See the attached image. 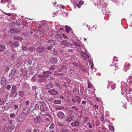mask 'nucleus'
<instances>
[{
	"mask_svg": "<svg viewBox=\"0 0 132 132\" xmlns=\"http://www.w3.org/2000/svg\"><path fill=\"white\" fill-rule=\"evenodd\" d=\"M113 60L114 61H118V59L116 57H114L113 58Z\"/></svg>",
	"mask_w": 132,
	"mask_h": 132,
	"instance_id": "obj_61",
	"label": "nucleus"
},
{
	"mask_svg": "<svg viewBox=\"0 0 132 132\" xmlns=\"http://www.w3.org/2000/svg\"><path fill=\"white\" fill-rule=\"evenodd\" d=\"M26 118L25 116L22 113L20 114L17 118L18 121L19 122H21Z\"/></svg>",
	"mask_w": 132,
	"mask_h": 132,
	"instance_id": "obj_4",
	"label": "nucleus"
},
{
	"mask_svg": "<svg viewBox=\"0 0 132 132\" xmlns=\"http://www.w3.org/2000/svg\"><path fill=\"white\" fill-rule=\"evenodd\" d=\"M51 73L50 71H46L43 72L42 74L39 75V77L40 78H46L49 76V74Z\"/></svg>",
	"mask_w": 132,
	"mask_h": 132,
	"instance_id": "obj_2",
	"label": "nucleus"
},
{
	"mask_svg": "<svg viewBox=\"0 0 132 132\" xmlns=\"http://www.w3.org/2000/svg\"><path fill=\"white\" fill-rule=\"evenodd\" d=\"M40 118L38 116L34 118V121L36 123H38L40 121Z\"/></svg>",
	"mask_w": 132,
	"mask_h": 132,
	"instance_id": "obj_27",
	"label": "nucleus"
},
{
	"mask_svg": "<svg viewBox=\"0 0 132 132\" xmlns=\"http://www.w3.org/2000/svg\"><path fill=\"white\" fill-rule=\"evenodd\" d=\"M130 66V64H129L125 65L123 68V69L124 71H126L128 70H129V69Z\"/></svg>",
	"mask_w": 132,
	"mask_h": 132,
	"instance_id": "obj_20",
	"label": "nucleus"
},
{
	"mask_svg": "<svg viewBox=\"0 0 132 132\" xmlns=\"http://www.w3.org/2000/svg\"><path fill=\"white\" fill-rule=\"evenodd\" d=\"M11 93H12V95L14 97H16L17 95V92L16 91H11Z\"/></svg>",
	"mask_w": 132,
	"mask_h": 132,
	"instance_id": "obj_32",
	"label": "nucleus"
},
{
	"mask_svg": "<svg viewBox=\"0 0 132 132\" xmlns=\"http://www.w3.org/2000/svg\"><path fill=\"white\" fill-rule=\"evenodd\" d=\"M66 31L67 33H69L70 30H71V28L69 26H65Z\"/></svg>",
	"mask_w": 132,
	"mask_h": 132,
	"instance_id": "obj_26",
	"label": "nucleus"
},
{
	"mask_svg": "<svg viewBox=\"0 0 132 132\" xmlns=\"http://www.w3.org/2000/svg\"><path fill=\"white\" fill-rule=\"evenodd\" d=\"M11 2L10 1H9L7 5V7L8 8H11V9L12 10H15L16 9V7H15L14 5L12 4L11 3Z\"/></svg>",
	"mask_w": 132,
	"mask_h": 132,
	"instance_id": "obj_7",
	"label": "nucleus"
},
{
	"mask_svg": "<svg viewBox=\"0 0 132 132\" xmlns=\"http://www.w3.org/2000/svg\"><path fill=\"white\" fill-rule=\"evenodd\" d=\"M7 83L6 81V79L4 77H2L1 79V85L3 86H4Z\"/></svg>",
	"mask_w": 132,
	"mask_h": 132,
	"instance_id": "obj_15",
	"label": "nucleus"
},
{
	"mask_svg": "<svg viewBox=\"0 0 132 132\" xmlns=\"http://www.w3.org/2000/svg\"><path fill=\"white\" fill-rule=\"evenodd\" d=\"M4 103L3 99L1 97H0V105H3Z\"/></svg>",
	"mask_w": 132,
	"mask_h": 132,
	"instance_id": "obj_35",
	"label": "nucleus"
},
{
	"mask_svg": "<svg viewBox=\"0 0 132 132\" xmlns=\"http://www.w3.org/2000/svg\"><path fill=\"white\" fill-rule=\"evenodd\" d=\"M35 109V110H37L39 108V105L38 104V103H37L34 106Z\"/></svg>",
	"mask_w": 132,
	"mask_h": 132,
	"instance_id": "obj_36",
	"label": "nucleus"
},
{
	"mask_svg": "<svg viewBox=\"0 0 132 132\" xmlns=\"http://www.w3.org/2000/svg\"><path fill=\"white\" fill-rule=\"evenodd\" d=\"M73 43L74 45L76 46H78L79 47H80L82 46V44L81 43L79 44L77 42H74Z\"/></svg>",
	"mask_w": 132,
	"mask_h": 132,
	"instance_id": "obj_29",
	"label": "nucleus"
},
{
	"mask_svg": "<svg viewBox=\"0 0 132 132\" xmlns=\"http://www.w3.org/2000/svg\"><path fill=\"white\" fill-rule=\"evenodd\" d=\"M19 94L21 96V97H22L24 95V92L22 91H20L19 92Z\"/></svg>",
	"mask_w": 132,
	"mask_h": 132,
	"instance_id": "obj_47",
	"label": "nucleus"
},
{
	"mask_svg": "<svg viewBox=\"0 0 132 132\" xmlns=\"http://www.w3.org/2000/svg\"><path fill=\"white\" fill-rule=\"evenodd\" d=\"M3 13L6 14V15H7L9 16H12V13H6L5 12H3Z\"/></svg>",
	"mask_w": 132,
	"mask_h": 132,
	"instance_id": "obj_45",
	"label": "nucleus"
},
{
	"mask_svg": "<svg viewBox=\"0 0 132 132\" xmlns=\"http://www.w3.org/2000/svg\"><path fill=\"white\" fill-rule=\"evenodd\" d=\"M50 62L53 63H56L57 61V59L54 57H53L50 59Z\"/></svg>",
	"mask_w": 132,
	"mask_h": 132,
	"instance_id": "obj_17",
	"label": "nucleus"
},
{
	"mask_svg": "<svg viewBox=\"0 0 132 132\" xmlns=\"http://www.w3.org/2000/svg\"><path fill=\"white\" fill-rule=\"evenodd\" d=\"M40 108L42 112L46 113L47 111V108L45 103H43L40 106Z\"/></svg>",
	"mask_w": 132,
	"mask_h": 132,
	"instance_id": "obj_3",
	"label": "nucleus"
},
{
	"mask_svg": "<svg viewBox=\"0 0 132 132\" xmlns=\"http://www.w3.org/2000/svg\"><path fill=\"white\" fill-rule=\"evenodd\" d=\"M35 98L36 99L39 100L41 98V94L40 93L37 92L35 93Z\"/></svg>",
	"mask_w": 132,
	"mask_h": 132,
	"instance_id": "obj_18",
	"label": "nucleus"
},
{
	"mask_svg": "<svg viewBox=\"0 0 132 132\" xmlns=\"http://www.w3.org/2000/svg\"><path fill=\"white\" fill-rule=\"evenodd\" d=\"M47 43L49 44L48 45H50L51 46H55L56 45V41L55 40H50L47 41Z\"/></svg>",
	"mask_w": 132,
	"mask_h": 132,
	"instance_id": "obj_10",
	"label": "nucleus"
},
{
	"mask_svg": "<svg viewBox=\"0 0 132 132\" xmlns=\"http://www.w3.org/2000/svg\"><path fill=\"white\" fill-rule=\"evenodd\" d=\"M11 87L10 85H8L7 86L6 88L7 90H9L10 89Z\"/></svg>",
	"mask_w": 132,
	"mask_h": 132,
	"instance_id": "obj_63",
	"label": "nucleus"
},
{
	"mask_svg": "<svg viewBox=\"0 0 132 132\" xmlns=\"http://www.w3.org/2000/svg\"><path fill=\"white\" fill-rule=\"evenodd\" d=\"M61 103V101L60 100H57L54 101V103L56 104H59Z\"/></svg>",
	"mask_w": 132,
	"mask_h": 132,
	"instance_id": "obj_30",
	"label": "nucleus"
},
{
	"mask_svg": "<svg viewBox=\"0 0 132 132\" xmlns=\"http://www.w3.org/2000/svg\"><path fill=\"white\" fill-rule=\"evenodd\" d=\"M13 23L14 24H17L18 25H20L21 24L20 23L19 21L13 22Z\"/></svg>",
	"mask_w": 132,
	"mask_h": 132,
	"instance_id": "obj_52",
	"label": "nucleus"
},
{
	"mask_svg": "<svg viewBox=\"0 0 132 132\" xmlns=\"http://www.w3.org/2000/svg\"><path fill=\"white\" fill-rule=\"evenodd\" d=\"M28 49L27 47L25 46H22V49L24 51H26Z\"/></svg>",
	"mask_w": 132,
	"mask_h": 132,
	"instance_id": "obj_49",
	"label": "nucleus"
},
{
	"mask_svg": "<svg viewBox=\"0 0 132 132\" xmlns=\"http://www.w3.org/2000/svg\"><path fill=\"white\" fill-rule=\"evenodd\" d=\"M16 87L15 86H13L12 88L11 91H16Z\"/></svg>",
	"mask_w": 132,
	"mask_h": 132,
	"instance_id": "obj_48",
	"label": "nucleus"
},
{
	"mask_svg": "<svg viewBox=\"0 0 132 132\" xmlns=\"http://www.w3.org/2000/svg\"><path fill=\"white\" fill-rule=\"evenodd\" d=\"M62 37V35L59 34H56L55 36V38L58 39L59 40H60Z\"/></svg>",
	"mask_w": 132,
	"mask_h": 132,
	"instance_id": "obj_19",
	"label": "nucleus"
},
{
	"mask_svg": "<svg viewBox=\"0 0 132 132\" xmlns=\"http://www.w3.org/2000/svg\"><path fill=\"white\" fill-rule=\"evenodd\" d=\"M93 86V85L89 82L88 83V88H91Z\"/></svg>",
	"mask_w": 132,
	"mask_h": 132,
	"instance_id": "obj_51",
	"label": "nucleus"
},
{
	"mask_svg": "<svg viewBox=\"0 0 132 132\" xmlns=\"http://www.w3.org/2000/svg\"><path fill=\"white\" fill-rule=\"evenodd\" d=\"M28 108L27 107L24 106L23 109V113L25 114H27L28 112Z\"/></svg>",
	"mask_w": 132,
	"mask_h": 132,
	"instance_id": "obj_28",
	"label": "nucleus"
},
{
	"mask_svg": "<svg viewBox=\"0 0 132 132\" xmlns=\"http://www.w3.org/2000/svg\"><path fill=\"white\" fill-rule=\"evenodd\" d=\"M109 128L110 130L113 132L114 130V128L111 125H109Z\"/></svg>",
	"mask_w": 132,
	"mask_h": 132,
	"instance_id": "obj_39",
	"label": "nucleus"
},
{
	"mask_svg": "<svg viewBox=\"0 0 132 132\" xmlns=\"http://www.w3.org/2000/svg\"><path fill=\"white\" fill-rule=\"evenodd\" d=\"M37 51L39 53H43L45 51V49L44 47L42 46L38 47L36 49Z\"/></svg>",
	"mask_w": 132,
	"mask_h": 132,
	"instance_id": "obj_8",
	"label": "nucleus"
},
{
	"mask_svg": "<svg viewBox=\"0 0 132 132\" xmlns=\"http://www.w3.org/2000/svg\"><path fill=\"white\" fill-rule=\"evenodd\" d=\"M76 101L74 100V99H72V101L73 102L75 103L76 102L77 103H79L80 102V98L78 96H77L76 98Z\"/></svg>",
	"mask_w": 132,
	"mask_h": 132,
	"instance_id": "obj_23",
	"label": "nucleus"
},
{
	"mask_svg": "<svg viewBox=\"0 0 132 132\" xmlns=\"http://www.w3.org/2000/svg\"><path fill=\"white\" fill-rule=\"evenodd\" d=\"M57 125H58L59 126H63L62 124L61 123L59 122H58L57 123Z\"/></svg>",
	"mask_w": 132,
	"mask_h": 132,
	"instance_id": "obj_59",
	"label": "nucleus"
},
{
	"mask_svg": "<svg viewBox=\"0 0 132 132\" xmlns=\"http://www.w3.org/2000/svg\"><path fill=\"white\" fill-rule=\"evenodd\" d=\"M32 87V90H33L34 92H35L36 90V86H33Z\"/></svg>",
	"mask_w": 132,
	"mask_h": 132,
	"instance_id": "obj_64",
	"label": "nucleus"
},
{
	"mask_svg": "<svg viewBox=\"0 0 132 132\" xmlns=\"http://www.w3.org/2000/svg\"><path fill=\"white\" fill-rule=\"evenodd\" d=\"M48 92L52 95H57L58 94L57 91L53 89H51L48 91Z\"/></svg>",
	"mask_w": 132,
	"mask_h": 132,
	"instance_id": "obj_5",
	"label": "nucleus"
},
{
	"mask_svg": "<svg viewBox=\"0 0 132 132\" xmlns=\"http://www.w3.org/2000/svg\"><path fill=\"white\" fill-rule=\"evenodd\" d=\"M61 69L63 72L64 71L65 72L66 70H65L66 69V67L64 65H62L61 67Z\"/></svg>",
	"mask_w": 132,
	"mask_h": 132,
	"instance_id": "obj_42",
	"label": "nucleus"
},
{
	"mask_svg": "<svg viewBox=\"0 0 132 132\" xmlns=\"http://www.w3.org/2000/svg\"><path fill=\"white\" fill-rule=\"evenodd\" d=\"M15 116L14 113H11L10 114V117L11 118H14Z\"/></svg>",
	"mask_w": 132,
	"mask_h": 132,
	"instance_id": "obj_58",
	"label": "nucleus"
},
{
	"mask_svg": "<svg viewBox=\"0 0 132 132\" xmlns=\"http://www.w3.org/2000/svg\"><path fill=\"white\" fill-rule=\"evenodd\" d=\"M110 66H112V68L114 69V70H116V69L117 68H116V66H117V65L115 63H114V62H112V64L111 65H110Z\"/></svg>",
	"mask_w": 132,
	"mask_h": 132,
	"instance_id": "obj_31",
	"label": "nucleus"
},
{
	"mask_svg": "<svg viewBox=\"0 0 132 132\" xmlns=\"http://www.w3.org/2000/svg\"><path fill=\"white\" fill-rule=\"evenodd\" d=\"M73 64L76 67H78L80 65V63H79V62L78 61H76V62H73Z\"/></svg>",
	"mask_w": 132,
	"mask_h": 132,
	"instance_id": "obj_33",
	"label": "nucleus"
},
{
	"mask_svg": "<svg viewBox=\"0 0 132 132\" xmlns=\"http://www.w3.org/2000/svg\"><path fill=\"white\" fill-rule=\"evenodd\" d=\"M14 126L13 125H11L9 126L8 128V131L10 132L14 128Z\"/></svg>",
	"mask_w": 132,
	"mask_h": 132,
	"instance_id": "obj_25",
	"label": "nucleus"
},
{
	"mask_svg": "<svg viewBox=\"0 0 132 132\" xmlns=\"http://www.w3.org/2000/svg\"><path fill=\"white\" fill-rule=\"evenodd\" d=\"M52 48V47L51 46H48L46 47V49L47 50H51Z\"/></svg>",
	"mask_w": 132,
	"mask_h": 132,
	"instance_id": "obj_57",
	"label": "nucleus"
},
{
	"mask_svg": "<svg viewBox=\"0 0 132 132\" xmlns=\"http://www.w3.org/2000/svg\"><path fill=\"white\" fill-rule=\"evenodd\" d=\"M104 3L103 0H100L99 2L97 3L98 6H99V8H101L104 7Z\"/></svg>",
	"mask_w": 132,
	"mask_h": 132,
	"instance_id": "obj_16",
	"label": "nucleus"
},
{
	"mask_svg": "<svg viewBox=\"0 0 132 132\" xmlns=\"http://www.w3.org/2000/svg\"><path fill=\"white\" fill-rule=\"evenodd\" d=\"M79 122L78 120H76L71 123V125L73 127L78 126L79 125Z\"/></svg>",
	"mask_w": 132,
	"mask_h": 132,
	"instance_id": "obj_11",
	"label": "nucleus"
},
{
	"mask_svg": "<svg viewBox=\"0 0 132 132\" xmlns=\"http://www.w3.org/2000/svg\"><path fill=\"white\" fill-rule=\"evenodd\" d=\"M3 130L5 132H6L7 131H8V128H7V127L4 126L3 127Z\"/></svg>",
	"mask_w": 132,
	"mask_h": 132,
	"instance_id": "obj_44",
	"label": "nucleus"
},
{
	"mask_svg": "<svg viewBox=\"0 0 132 132\" xmlns=\"http://www.w3.org/2000/svg\"><path fill=\"white\" fill-rule=\"evenodd\" d=\"M47 117H48V118H45V121L46 122L49 121L51 120V118L50 115L48 114Z\"/></svg>",
	"mask_w": 132,
	"mask_h": 132,
	"instance_id": "obj_34",
	"label": "nucleus"
},
{
	"mask_svg": "<svg viewBox=\"0 0 132 132\" xmlns=\"http://www.w3.org/2000/svg\"><path fill=\"white\" fill-rule=\"evenodd\" d=\"M81 55L82 56L85 60L89 58V56L87 53L85 52H82L81 53Z\"/></svg>",
	"mask_w": 132,
	"mask_h": 132,
	"instance_id": "obj_12",
	"label": "nucleus"
},
{
	"mask_svg": "<svg viewBox=\"0 0 132 132\" xmlns=\"http://www.w3.org/2000/svg\"><path fill=\"white\" fill-rule=\"evenodd\" d=\"M53 87L54 85L51 83H49L45 85V87L46 89H50L53 88Z\"/></svg>",
	"mask_w": 132,
	"mask_h": 132,
	"instance_id": "obj_14",
	"label": "nucleus"
},
{
	"mask_svg": "<svg viewBox=\"0 0 132 132\" xmlns=\"http://www.w3.org/2000/svg\"><path fill=\"white\" fill-rule=\"evenodd\" d=\"M5 49V47L4 45L0 44V52L3 51Z\"/></svg>",
	"mask_w": 132,
	"mask_h": 132,
	"instance_id": "obj_21",
	"label": "nucleus"
},
{
	"mask_svg": "<svg viewBox=\"0 0 132 132\" xmlns=\"http://www.w3.org/2000/svg\"><path fill=\"white\" fill-rule=\"evenodd\" d=\"M28 63L29 64H31L32 63V60L31 59H29L28 60Z\"/></svg>",
	"mask_w": 132,
	"mask_h": 132,
	"instance_id": "obj_55",
	"label": "nucleus"
},
{
	"mask_svg": "<svg viewBox=\"0 0 132 132\" xmlns=\"http://www.w3.org/2000/svg\"><path fill=\"white\" fill-rule=\"evenodd\" d=\"M10 31L12 34L14 33L19 32H20V29H17L14 28H11L10 29Z\"/></svg>",
	"mask_w": 132,
	"mask_h": 132,
	"instance_id": "obj_6",
	"label": "nucleus"
},
{
	"mask_svg": "<svg viewBox=\"0 0 132 132\" xmlns=\"http://www.w3.org/2000/svg\"><path fill=\"white\" fill-rule=\"evenodd\" d=\"M55 68V67L54 65H52L50 68V70H53Z\"/></svg>",
	"mask_w": 132,
	"mask_h": 132,
	"instance_id": "obj_41",
	"label": "nucleus"
},
{
	"mask_svg": "<svg viewBox=\"0 0 132 132\" xmlns=\"http://www.w3.org/2000/svg\"><path fill=\"white\" fill-rule=\"evenodd\" d=\"M89 119V118L87 116H85L84 118V121L85 123L87 122Z\"/></svg>",
	"mask_w": 132,
	"mask_h": 132,
	"instance_id": "obj_38",
	"label": "nucleus"
},
{
	"mask_svg": "<svg viewBox=\"0 0 132 132\" xmlns=\"http://www.w3.org/2000/svg\"><path fill=\"white\" fill-rule=\"evenodd\" d=\"M62 36H63V38H65V39H68V38L64 34H62Z\"/></svg>",
	"mask_w": 132,
	"mask_h": 132,
	"instance_id": "obj_60",
	"label": "nucleus"
},
{
	"mask_svg": "<svg viewBox=\"0 0 132 132\" xmlns=\"http://www.w3.org/2000/svg\"><path fill=\"white\" fill-rule=\"evenodd\" d=\"M13 45L15 47L18 46L19 45V43L18 41H15L13 42Z\"/></svg>",
	"mask_w": 132,
	"mask_h": 132,
	"instance_id": "obj_22",
	"label": "nucleus"
},
{
	"mask_svg": "<svg viewBox=\"0 0 132 132\" xmlns=\"http://www.w3.org/2000/svg\"><path fill=\"white\" fill-rule=\"evenodd\" d=\"M17 57L16 56L15 53H14L12 54L11 57V59L12 60H15L17 59Z\"/></svg>",
	"mask_w": 132,
	"mask_h": 132,
	"instance_id": "obj_24",
	"label": "nucleus"
},
{
	"mask_svg": "<svg viewBox=\"0 0 132 132\" xmlns=\"http://www.w3.org/2000/svg\"><path fill=\"white\" fill-rule=\"evenodd\" d=\"M75 118L74 116L72 114H69L64 118L65 121L68 122H70L73 121Z\"/></svg>",
	"mask_w": 132,
	"mask_h": 132,
	"instance_id": "obj_1",
	"label": "nucleus"
},
{
	"mask_svg": "<svg viewBox=\"0 0 132 132\" xmlns=\"http://www.w3.org/2000/svg\"><path fill=\"white\" fill-rule=\"evenodd\" d=\"M102 12L103 14H106L107 13V11L105 9H103L102 10Z\"/></svg>",
	"mask_w": 132,
	"mask_h": 132,
	"instance_id": "obj_53",
	"label": "nucleus"
},
{
	"mask_svg": "<svg viewBox=\"0 0 132 132\" xmlns=\"http://www.w3.org/2000/svg\"><path fill=\"white\" fill-rule=\"evenodd\" d=\"M54 127V124H52L50 127L49 128L50 129H52Z\"/></svg>",
	"mask_w": 132,
	"mask_h": 132,
	"instance_id": "obj_62",
	"label": "nucleus"
},
{
	"mask_svg": "<svg viewBox=\"0 0 132 132\" xmlns=\"http://www.w3.org/2000/svg\"><path fill=\"white\" fill-rule=\"evenodd\" d=\"M87 124L88 125V127L89 128H92V125L90 122H88L87 123Z\"/></svg>",
	"mask_w": 132,
	"mask_h": 132,
	"instance_id": "obj_50",
	"label": "nucleus"
},
{
	"mask_svg": "<svg viewBox=\"0 0 132 132\" xmlns=\"http://www.w3.org/2000/svg\"><path fill=\"white\" fill-rule=\"evenodd\" d=\"M53 55L54 56H57L58 55V52L57 51L54 50L53 51Z\"/></svg>",
	"mask_w": 132,
	"mask_h": 132,
	"instance_id": "obj_37",
	"label": "nucleus"
},
{
	"mask_svg": "<svg viewBox=\"0 0 132 132\" xmlns=\"http://www.w3.org/2000/svg\"><path fill=\"white\" fill-rule=\"evenodd\" d=\"M29 101L28 100H27L25 102V105L27 106L29 105Z\"/></svg>",
	"mask_w": 132,
	"mask_h": 132,
	"instance_id": "obj_54",
	"label": "nucleus"
},
{
	"mask_svg": "<svg viewBox=\"0 0 132 132\" xmlns=\"http://www.w3.org/2000/svg\"><path fill=\"white\" fill-rule=\"evenodd\" d=\"M60 44L62 46H68L69 45V43L67 42L66 40L64 39L61 41L60 42Z\"/></svg>",
	"mask_w": 132,
	"mask_h": 132,
	"instance_id": "obj_9",
	"label": "nucleus"
},
{
	"mask_svg": "<svg viewBox=\"0 0 132 132\" xmlns=\"http://www.w3.org/2000/svg\"><path fill=\"white\" fill-rule=\"evenodd\" d=\"M62 26L60 25H58L56 26L55 27L56 29L57 30H60V28Z\"/></svg>",
	"mask_w": 132,
	"mask_h": 132,
	"instance_id": "obj_40",
	"label": "nucleus"
},
{
	"mask_svg": "<svg viewBox=\"0 0 132 132\" xmlns=\"http://www.w3.org/2000/svg\"><path fill=\"white\" fill-rule=\"evenodd\" d=\"M16 70L15 69H13L11 70V73L12 75H14L15 73Z\"/></svg>",
	"mask_w": 132,
	"mask_h": 132,
	"instance_id": "obj_46",
	"label": "nucleus"
},
{
	"mask_svg": "<svg viewBox=\"0 0 132 132\" xmlns=\"http://www.w3.org/2000/svg\"><path fill=\"white\" fill-rule=\"evenodd\" d=\"M100 119L102 121H103L104 120V116L103 114H102L100 118Z\"/></svg>",
	"mask_w": 132,
	"mask_h": 132,
	"instance_id": "obj_56",
	"label": "nucleus"
},
{
	"mask_svg": "<svg viewBox=\"0 0 132 132\" xmlns=\"http://www.w3.org/2000/svg\"><path fill=\"white\" fill-rule=\"evenodd\" d=\"M57 116L59 118L61 119L64 118L65 116L64 113L63 112H61L58 113Z\"/></svg>",
	"mask_w": 132,
	"mask_h": 132,
	"instance_id": "obj_13",
	"label": "nucleus"
},
{
	"mask_svg": "<svg viewBox=\"0 0 132 132\" xmlns=\"http://www.w3.org/2000/svg\"><path fill=\"white\" fill-rule=\"evenodd\" d=\"M35 49V48L34 46H31L29 48V50L30 51H32Z\"/></svg>",
	"mask_w": 132,
	"mask_h": 132,
	"instance_id": "obj_43",
	"label": "nucleus"
}]
</instances>
